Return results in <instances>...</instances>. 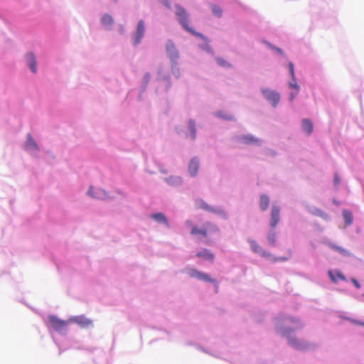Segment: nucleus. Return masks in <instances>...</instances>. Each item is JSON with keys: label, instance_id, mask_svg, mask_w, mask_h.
Segmentation results:
<instances>
[{"label": "nucleus", "instance_id": "1", "mask_svg": "<svg viewBox=\"0 0 364 364\" xmlns=\"http://www.w3.org/2000/svg\"><path fill=\"white\" fill-rule=\"evenodd\" d=\"M175 14L177 16L179 23L182 26V27L192 35L200 37L205 42H208V40L205 36H203L200 33L196 32L195 30H193L191 27L189 26V16L186 9L179 5H176L175 6Z\"/></svg>", "mask_w": 364, "mask_h": 364}, {"label": "nucleus", "instance_id": "2", "mask_svg": "<svg viewBox=\"0 0 364 364\" xmlns=\"http://www.w3.org/2000/svg\"><path fill=\"white\" fill-rule=\"evenodd\" d=\"M186 224L188 226L192 227L191 231V234L192 235H200L203 237H207L209 234L212 232H218L219 231V229L216 225L209 222L205 223L203 226L200 228L196 226H193L192 223L190 220H187L186 222Z\"/></svg>", "mask_w": 364, "mask_h": 364}, {"label": "nucleus", "instance_id": "3", "mask_svg": "<svg viewBox=\"0 0 364 364\" xmlns=\"http://www.w3.org/2000/svg\"><path fill=\"white\" fill-rule=\"evenodd\" d=\"M261 92L264 96V97L274 106L276 107L280 100V95L276 91L262 88L261 89Z\"/></svg>", "mask_w": 364, "mask_h": 364}, {"label": "nucleus", "instance_id": "4", "mask_svg": "<svg viewBox=\"0 0 364 364\" xmlns=\"http://www.w3.org/2000/svg\"><path fill=\"white\" fill-rule=\"evenodd\" d=\"M187 273L189 275V277H191L197 278L199 280H203V281L209 282H212V283L215 282V280L211 279L208 274H207L204 272H200L196 269H194V268L188 269L187 270Z\"/></svg>", "mask_w": 364, "mask_h": 364}, {"label": "nucleus", "instance_id": "5", "mask_svg": "<svg viewBox=\"0 0 364 364\" xmlns=\"http://www.w3.org/2000/svg\"><path fill=\"white\" fill-rule=\"evenodd\" d=\"M48 321L56 331H63L68 326V321L60 320L55 316H50Z\"/></svg>", "mask_w": 364, "mask_h": 364}, {"label": "nucleus", "instance_id": "6", "mask_svg": "<svg viewBox=\"0 0 364 364\" xmlns=\"http://www.w3.org/2000/svg\"><path fill=\"white\" fill-rule=\"evenodd\" d=\"M166 52L172 61H176L179 58V53L174 43L169 41L166 46Z\"/></svg>", "mask_w": 364, "mask_h": 364}, {"label": "nucleus", "instance_id": "7", "mask_svg": "<svg viewBox=\"0 0 364 364\" xmlns=\"http://www.w3.org/2000/svg\"><path fill=\"white\" fill-rule=\"evenodd\" d=\"M145 32V26L143 20H140L137 25L136 31L134 37V44L137 45L141 43Z\"/></svg>", "mask_w": 364, "mask_h": 364}, {"label": "nucleus", "instance_id": "8", "mask_svg": "<svg viewBox=\"0 0 364 364\" xmlns=\"http://www.w3.org/2000/svg\"><path fill=\"white\" fill-rule=\"evenodd\" d=\"M279 212L280 209L277 205H273L271 211L270 226L274 229L279 221Z\"/></svg>", "mask_w": 364, "mask_h": 364}, {"label": "nucleus", "instance_id": "9", "mask_svg": "<svg viewBox=\"0 0 364 364\" xmlns=\"http://www.w3.org/2000/svg\"><path fill=\"white\" fill-rule=\"evenodd\" d=\"M250 247L254 252L258 253L264 257L269 258L271 257V254L269 252H267V251L264 250L256 241L253 240H249Z\"/></svg>", "mask_w": 364, "mask_h": 364}, {"label": "nucleus", "instance_id": "10", "mask_svg": "<svg viewBox=\"0 0 364 364\" xmlns=\"http://www.w3.org/2000/svg\"><path fill=\"white\" fill-rule=\"evenodd\" d=\"M71 321L77 323L82 328L92 325V321L84 316H77L71 318Z\"/></svg>", "mask_w": 364, "mask_h": 364}, {"label": "nucleus", "instance_id": "11", "mask_svg": "<svg viewBox=\"0 0 364 364\" xmlns=\"http://www.w3.org/2000/svg\"><path fill=\"white\" fill-rule=\"evenodd\" d=\"M88 195L97 198V199H106L107 198L106 193L100 188L94 190L92 187H90L87 191Z\"/></svg>", "mask_w": 364, "mask_h": 364}, {"label": "nucleus", "instance_id": "12", "mask_svg": "<svg viewBox=\"0 0 364 364\" xmlns=\"http://www.w3.org/2000/svg\"><path fill=\"white\" fill-rule=\"evenodd\" d=\"M199 168V161L196 157L193 158L188 165V172L191 176L195 177Z\"/></svg>", "mask_w": 364, "mask_h": 364}, {"label": "nucleus", "instance_id": "13", "mask_svg": "<svg viewBox=\"0 0 364 364\" xmlns=\"http://www.w3.org/2000/svg\"><path fill=\"white\" fill-rule=\"evenodd\" d=\"M240 141L245 144H260L261 140L252 135H244L240 137Z\"/></svg>", "mask_w": 364, "mask_h": 364}, {"label": "nucleus", "instance_id": "14", "mask_svg": "<svg viewBox=\"0 0 364 364\" xmlns=\"http://www.w3.org/2000/svg\"><path fill=\"white\" fill-rule=\"evenodd\" d=\"M26 60L31 71L36 73L37 71V62L34 54L33 53H28L26 55Z\"/></svg>", "mask_w": 364, "mask_h": 364}, {"label": "nucleus", "instance_id": "15", "mask_svg": "<svg viewBox=\"0 0 364 364\" xmlns=\"http://www.w3.org/2000/svg\"><path fill=\"white\" fill-rule=\"evenodd\" d=\"M198 257L202 258L205 260L213 262L215 258V255L209 250L204 249L196 254Z\"/></svg>", "mask_w": 364, "mask_h": 364}, {"label": "nucleus", "instance_id": "16", "mask_svg": "<svg viewBox=\"0 0 364 364\" xmlns=\"http://www.w3.org/2000/svg\"><path fill=\"white\" fill-rule=\"evenodd\" d=\"M289 343L297 350H304L307 348L308 345L305 342H300L295 338H290Z\"/></svg>", "mask_w": 364, "mask_h": 364}, {"label": "nucleus", "instance_id": "17", "mask_svg": "<svg viewBox=\"0 0 364 364\" xmlns=\"http://www.w3.org/2000/svg\"><path fill=\"white\" fill-rule=\"evenodd\" d=\"M165 180L168 184L172 186H177L182 183V178L178 176H171Z\"/></svg>", "mask_w": 364, "mask_h": 364}, {"label": "nucleus", "instance_id": "18", "mask_svg": "<svg viewBox=\"0 0 364 364\" xmlns=\"http://www.w3.org/2000/svg\"><path fill=\"white\" fill-rule=\"evenodd\" d=\"M198 207L199 208L203 209L206 211L211 212V213H218V210L210 206L208 204H207L204 200H198L197 201Z\"/></svg>", "mask_w": 364, "mask_h": 364}, {"label": "nucleus", "instance_id": "19", "mask_svg": "<svg viewBox=\"0 0 364 364\" xmlns=\"http://www.w3.org/2000/svg\"><path fill=\"white\" fill-rule=\"evenodd\" d=\"M302 129L306 132L308 135L311 134L313 132V124L307 119H304L302 121Z\"/></svg>", "mask_w": 364, "mask_h": 364}, {"label": "nucleus", "instance_id": "20", "mask_svg": "<svg viewBox=\"0 0 364 364\" xmlns=\"http://www.w3.org/2000/svg\"><path fill=\"white\" fill-rule=\"evenodd\" d=\"M26 148L29 150L35 151H37L38 149V145L36 144V143L35 142L34 139L32 138L30 134H28Z\"/></svg>", "mask_w": 364, "mask_h": 364}, {"label": "nucleus", "instance_id": "21", "mask_svg": "<svg viewBox=\"0 0 364 364\" xmlns=\"http://www.w3.org/2000/svg\"><path fill=\"white\" fill-rule=\"evenodd\" d=\"M101 22L104 26L107 28H110V27L113 25L114 20L110 15L105 14L101 19Z\"/></svg>", "mask_w": 364, "mask_h": 364}, {"label": "nucleus", "instance_id": "22", "mask_svg": "<svg viewBox=\"0 0 364 364\" xmlns=\"http://www.w3.org/2000/svg\"><path fill=\"white\" fill-rule=\"evenodd\" d=\"M269 199L267 195L262 194L260 196L259 205L262 210H266L269 207Z\"/></svg>", "mask_w": 364, "mask_h": 364}, {"label": "nucleus", "instance_id": "23", "mask_svg": "<svg viewBox=\"0 0 364 364\" xmlns=\"http://www.w3.org/2000/svg\"><path fill=\"white\" fill-rule=\"evenodd\" d=\"M151 218L156 220L159 223H164L167 227H169L168 220L165 215L161 213H157L155 214H153Z\"/></svg>", "mask_w": 364, "mask_h": 364}, {"label": "nucleus", "instance_id": "24", "mask_svg": "<svg viewBox=\"0 0 364 364\" xmlns=\"http://www.w3.org/2000/svg\"><path fill=\"white\" fill-rule=\"evenodd\" d=\"M267 240H268L269 244L271 246L275 245L277 236H276V232L274 229L269 232L268 235H267Z\"/></svg>", "mask_w": 364, "mask_h": 364}, {"label": "nucleus", "instance_id": "25", "mask_svg": "<svg viewBox=\"0 0 364 364\" xmlns=\"http://www.w3.org/2000/svg\"><path fill=\"white\" fill-rule=\"evenodd\" d=\"M343 216L347 225H350L353 223V215L350 212L344 210L343 212Z\"/></svg>", "mask_w": 364, "mask_h": 364}, {"label": "nucleus", "instance_id": "26", "mask_svg": "<svg viewBox=\"0 0 364 364\" xmlns=\"http://www.w3.org/2000/svg\"><path fill=\"white\" fill-rule=\"evenodd\" d=\"M211 9H212L213 13L215 16H217L218 17H220L222 16L223 11H222V9H220V6H218L217 5H212Z\"/></svg>", "mask_w": 364, "mask_h": 364}, {"label": "nucleus", "instance_id": "27", "mask_svg": "<svg viewBox=\"0 0 364 364\" xmlns=\"http://www.w3.org/2000/svg\"><path fill=\"white\" fill-rule=\"evenodd\" d=\"M313 214L326 220L328 219V215L325 212L320 209H315L313 212Z\"/></svg>", "mask_w": 364, "mask_h": 364}, {"label": "nucleus", "instance_id": "28", "mask_svg": "<svg viewBox=\"0 0 364 364\" xmlns=\"http://www.w3.org/2000/svg\"><path fill=\"white\" fill-rule=\"evenodd\" d=\"M189 127L191 131L192 138L195 139V137H196V124H195V122L193 120L189 121Z\"/></svg>", "mask_w": 364, "mask_h": 364}, {"label": "nucleus", "instance_id": "29", "mask_svg": "<svg viewBox=\"0 0 364 364\" xmlns=\"http://www.w3.org/2000/svg\"><path fill=\"white\" fill-rule=\"evenodd\" d=\"M216 60L218 62V63L219 65H220L221 66H223V67H231V65L228 63H227L224 59L221 58H216Z\"/></svg>", "mask_w": 364, "mask_h": 364}, {"label": "nucleus", "instance_id": "30", "mask_svg": "<svg viewBox=\"0 0 364 364\" xmlns=\"http://www.w3.org/2000/svg\"><path fill=\"white\" fill-rule=\"evenodd\" d=\"M329 246H330L331 248H332V249H333V250L341 252V254L346 253V250L343 248L341 247L336 246V245H333V244H330Z\"/></svg>", "mask_w": 364, "mask_h": 364}, {"label": "nucleus", "instance_id": "31", "mask_svg": "<svg viewBox=\"0 0 364 364\" xmlns=\"http://www.w3.org/2000/svg\"><path fill=\"white\" fill-rule=\"evenodd\" d=\"M289 72H290L292 80H294L295 73H294V64L291 62L289 63Z\"/></svg>", "mask_w": 364, "mask_h": 364}, {"label": "nucleus", "instance_id": "32", "mask_svg": "<svg viewBox=\"0 0 364 364\" xmlns=\"http://www.w3.org/2000/svg\"><path fill=\"white\" fill-rule=\"evenodd\" d=\"M289 86L292 88H294L296 90V91H299V86L298 85V84L296 83V78L294 77V80H292V82H290L289 83Z\"/></svg>", "mask_w": 364, "mask_h": 364}, {"label": "nucleus", "instance_id": "33", "mask_svg": "<svg viewBox=\"0 0 364 364\" xmlns=\"http://www.w3.org/2000/svg\"><path fill=\"white\" fill-rule=\"evenodd\" d=\"M336 276L341 280H346V277H344V275L339 271L336 272Z\"/></svg>", "mask_w": 364, "mask_h": 364}, {"label": "nucleus", "instance_id": "34", "mask_svg": "<svg viewBox=\"0 0 364 364\" xmlns=\"http://www.w3.org/2000/svg\"><path fill=\"white\" fill-rule=\"evenodd\" d=\"M328 274V276H329V277L331 278V281L333 282H337V279H336V277L334 276V274H333L332 271L329 270Z\"/></svg>", "mask_w": 364, "mask_h": 364}, {"label": "nucleus", "instance_id": "35", "mask_svg": "<svg viewBox=\"0 0 364 364\" xmlns=\"http://www.w3.org/2000/svg\"><path fill=\"white\" fill-rule=\"evenodd\" d=\"M351 282H353V284L355 285V287L357 288V289H360V285L359 284V282L355 279H351Z\"/></svg>", "mask_w": 364, "mask_h": 364}, {"label": "nucleus", "instance_id": "36", "mask_svg": "<svg viewBox=\"0 0 364 364\" xmlns=\"http://www.w3.org/2000/svg\"><path fill=\"white\" fill-rule=\"evenodd\" d=\"M275 50H277L279 54H282V53H283L282 50L280 48H275Z\"/></svg>", "mask_w": 364, "mask_h": 364}, {"label": "nucleus", "instance_id": "37", "mask_svg": "<svg viewBox=\"0 0 364 364\" xmlns=\"http://www.w3.org/2000/svg\"><path fill=\"white\" fill-rule=\"evenodd\" d=\"M334 181H335V183H337V184L339 183V180H338V178L337 176H335V178H334Z\"/></svg>", "mask_w": 364, "mask_h": 364}, {"label": "nucleus", "instance_id": "38", "mask_svg": "<svg viewBox=\"0 0 364 364\" xmlns=\"http://www.w3.org/2000/svg\"><path fill=\"white\" fill-rule=\"evenodd\" d=\"M292 321L296 322V321H298L296 319L294 318V319H292Z\"/></svg>", "mask_w": 364, "mask_h": 364}, {"label": "nucleus", "instance_id": "39", "mask_svg": "<svg viewBox=\"0 0 364 364\" xmlns=\"http://www.w3.org/2000/svg\"><path fill=\"white\" fill-rule=\"evenodd\" d=\"M360 325L364 326V323H358Z\"/></svg>", "mask_w": 364, "mask_h": 364}, {"label": "nucleus", "instance_id": "40", "mask_svg": "<svg viewBox=\"0 0 364 364\" xmlns=\"http://www.w3.org/2000/svg\"><path fill=\"white\" fill-rule=\"evenodd\" d=\"M162 173H166L167 171H161Z\"/></svg>", "mask_w": 364, "mask_h": 364}, {"label": "nucleus", "instance_id": "41", "mask_svg": "<svg viewBox=\"0 0 364 364\" xmlns=\"http://www.w3.org/2000/svg\"><path fill=\"white\" fill-rule=\"evenodd\" d=\"M114 1H115V2H117V0H114Z\"/></svg>", "mask_w": 364, "mask_h": 364}]
</instances>
